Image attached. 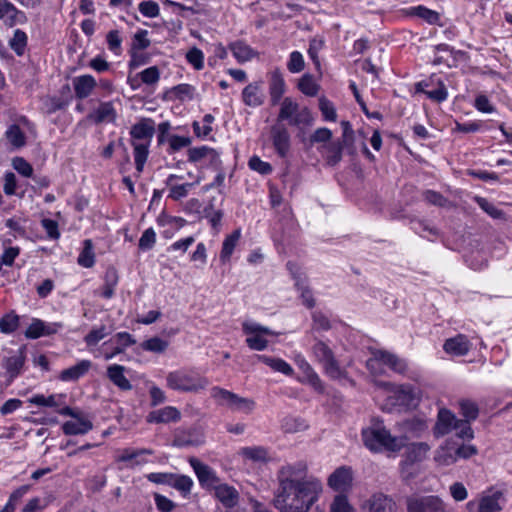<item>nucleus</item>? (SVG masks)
<instances>
[{"label":"nucleus","instance_id":"obj_9","mask_svg":"<svg viewBox=\"0 0 512 512\" xmlns=\"http://www.w3.org/2000/svg\"><path fill=\"white\" fill-rule=\"evenodd\" d=\"M189 464L193 468L199 484L203 489L211 491L219 484V477L209 465L201 462L195 457H191L189 459Z\"/></svg>","mask_w":512,"mask_h":512},{"label":"nucleus","instance_id":"obj_41","mask_svg":"<svg viewBox=\"0 0 512 512\" xmlns=\"http://www.w3.org/2000/svg\"><path fill=\"white\" fill-rule=\"evenodd\" d=\"M217 158H219L218 152L207 146L191 148L188 150V160H216Z\"/></svg>","mask_w":512,"mask_h":512},{"label":"nucleus","instance_id":"obj_35","mask_svg":"<svg viewBox=\"0 0 512 512\" xmlns=\"http://www.w3.org/2000/svg\"><path fill=\"white\" fill-rule=\"evenodd\" d=\"M423 199L430 205L440 208H451L453 207L452 202L443 196L440 192L434 190H425L422 192Z\"/></svg>","mask_w":512,"mask_h":512},{"label":"nucleus","instance_id":"obj_14","mask_svg":"<svg viewBox=\"0 0 512 512\" xmlns=\"http://www.w3.org/2000/svg\"><path fill=\"white\" fill-rule=\"evenodd\" d=\"M0 20L9 27L15 26L26 20L24 12L18 10L14 4L8 0H0Z\"/></svg>","mask_w":512,"mask_h":512},{"label":"nucleus","instance_id":"obj_12","mask_svg":"<svg viewBox=\"0 0 512 512\" xmlns=\"http://www.w3.org/2000/svg\"><path fill=\"white\" fill-rule=\"evenodd\" d=\"M352 483V471L350 467L337 468L328 478V485L335 491H346Z\"/></svg>","mask_w":512,"mask_h":512},{"label":"nucleus","instance_id":"obj_16","mask_svg":"<svg viewBox=\"0 0 512 512\" xmlns=\"http://www.w3.org/2000/svg\"><path fill=\"white\" fill-rule=\"evenodd\" d=\"M394 404L400 407L410 409L416 407L418 399L415 389L408 384L400 385L394 391Z\"/></svg>","mask_w":512,"mask_h":512},{"label":"nucleus","instance_id":"obj_10","mask_svg":"<svg viewBox=\"0 0 512 512\" xmlns=\"http://www.w3.org/2000/svg\"><path fill=\"white\" fill-rule=\"evenodd\" d=\"M455 415L448 409H440L437 416L436 424L433 428V433L435 437H443L449 434L458 424V421Z\"/></svg>","mask_w":512,"mask_h":512},{"label":"nucleus","instance_id":"obj_11","mask_svg":"<svg viewBox=\"0 0 512 512\" xmlns=\"http://www.w3.org/2000/svg\"><path fill=\"white\" fill-rule=\"evenodd\" d=\"M26 351L27 346L24 344L18 349L16 355L4 359L3 367L9 376V382H12L21 374L26 361Z\"/></svg>","mask_w":512,"mask_h":512},{"label":"nucleus","instance_id":"obj_48","mask_svg":"<svg viewBox=\"0 0 512 512\" xmlns=\"http://www.w3.org/2000/svg\"><path fill=\"white\" fill-rule=\"evenodd\" d=\"M109 331L105 325L93 328L84 337V342L88 347L96 346L102 339L109 335Z\"/></svg>","mask_w":512,"mask_h":512},{"label":"nucleus","instance_id":"obj_55","mask_svg":"<svg viewBox=\"0 0 512 512\" xmlns=\"http://www.w3.org/2000/svg\"><path fill=\"white\" fill-rule=\"evenodd\" d=\"M319 109L324 120L333 122L336 121L337 113L335 107L333 103L324 96L319 98Z\"/></svg>","mask_w":512,"mask_h":512},{"label":"nucleus","instance_id":"obj_6","mask_svg":"<svg viewBox=\"0 0 512 512\" xmlns=\"http://www.w3.org/2000/svg\"><path fill=\"white\" fill-rule=\"evenodd\" d=\"M210 396L215 400L217 405L226 407L231 411L248 414L255 407V402L252 399L241 397L219 386H214L210 389Z\"/></svg>","mask_w":512,"mask_h":512},{"label":"nucleus","instance_id":"obj_34","mask_svg":"<svg viewBox=\"0 0 512 512\" xmlns=\"http://www.w3.org/2000/svg\"><path fill=\"white\" fill-rule=\"evenodd\" d=\"M8 143L15 149L21 148L26 144V136L21 128L13 124L5 132Z\"/></svg>","mask_w":512,"mask_h":512},{"label":"nucleus","instance_id":"obj_59","mask_svg":"<svg viewBox=\"0 0 512 512\" xmlns=\"http://www.w3.org/2000/svg\"><path fill=\"white\" fill-rule=\"evenodd\" d=\"M171 92L180 101L192 100L195 88L190 84H179L172 88Z\"/></svg>","mask_w":512,"mask_h":512},{"label":"nucleus","instance_id":"obj_23","mask_svg":"<svg viewBox=\"0 0 512 512\" xmlns=\"http://www.w3.org/2000/svg\"><path fill=\"white\" fill-rule=\"evenodd\" d=\"M377 358L380 359L381 363L388 366L391 370L396 373L404 375L408 370L407 362L398 357L396 354L388 352L386 350H376Z\"/></svg>","mask_w":512,"mask_h":512},{"label":"nucleus","instance_id":"obj_2","mask_svg":"<svg viewBox=\"0 0 512 512\" xmlns=\"http://www.w3.org/2000/svg\"><path fill=\"white\" fill-rule=\"evenodd\" d=\"M342 127V140L331 142L332 131L328 128L321 127L316 129L307 140H303L304 144L308 147H312L316 144H320L322 147L328 149L332 154L330 160H341L342 153L345 150L348 156H354L356 154V148L353 143L355 141V133L349 121H341Z\"/></svg>","mask_w":512,"mask_h":512},{"label":"nucleus","instance_id":"obj_17","mask_svg":"<svg viewBox=\"0 0 512 512\" xmlns=\"http://www.w3.org/2000/svg\"><path fill=\"white\" fill-rule=\"evenodd\" d=\"M501 502H504V495L502 491H492L480 498L477 512H500L503 509Z\"/></svg>","mask_w":512,"mask_h":512},{"label":"nucleus","instance_id":"obj_32","mask_svg":"<svg viewBox=\"0 0 512 512\" xmlns=\"http://www.w3.org/2000/svg\"><path fill=\"white\" fill-rule=\"evenodd\" d=\"M118 273L113 267L108 268L104 276V284L102 286L101 296L105 299H110L114 296L115 287L118 284Z\"/></svg>","mask_w":512,"mask_h":512},{"label":"nucleus","instance_id":"obj_39","mask_svg":"<svg viewBox=\"0 0 512 512\" xmlns=\"http://www.w3.org/2000/svg\"><path fill=\"white\" fill-rule=\"evenodd\" d=\"M169 346V342L158 336L151 337L140 344L144 351H149L157 354L164 353Z\"/></svg>","mask_w":512,"mask_h":512},{"label":"nucleus","instance_id":"obj_56","mask_svg":"<svg viewBox=\"0 0 512 512\" xmlns=\"http://www.w3.org/2000/svg\"><path fill=\"white\" fill-rule=\"evenodd\" d=\"M154 451L148 448L141 449H124L122 454L118 456V462H130L132 460H136L141 455H152Z\"/></svg>","mask_w":512,"mask_h":512},{"label":"nucleus","instance_id":"obj_38","mask_svg":"<svg viewBox=\"0 0 512 512\" xmlns=\"http://www.w3.org/2000/svg\"><path fill=\"white\" fill-rule=\"evenodd\" d=\"M409 14L417 16L429 24H438L440 21V14L438 12L422 5L410 8Z\"/></svg>","mask_w":512,"mask_h":512},{"label":"nucleus","instance_id":"obj_18","mask_svg":"<svg viewBox=\"0 0 512 512\" xmlns=\"http://www.w3.org/2000/svg\"><path fill=\"white\" fill-rule=\"evenodd\" d=\"M155 133V122L151 118H142L131 128L133 141H151Z\"/></svg>","mask_w":512,"mask_h":512},{"label":"nucleus","instance_id":"obj_45","mask_svg":"<svg viewBox=\"0 0 512 512\" xmlns=\"http://www.w3.org/2000/svg\"><path fill=\"white\" fill-rule=\"evenodd\" d=\"M298 89L305 95L313 97L316 96L319 90V86L315 83L311 74H304L299 82Z\"/></svg>","mask_w":512,"mask_h":512},{"label":"nucleus","instance_id":"obj_50","mask_svg":"<svg viewBox=\"0 0 512 512\" xmlns=\"http://www.w3.org/2000/svg\"><path fill=\"white\" fill-rule=\"evenodd\" d=\"M435 461L445 466L454 464L457 461V456L455 454L454 448L449 447L448 445L445 447H441L436 452Z\"/></svg>","mask_w":512,"mask_h":512},{"label":"nucleus","instance_id":"obj_53","mask_svg":"<svg viewBox=\"0 0 512 512\" xmlns=\"http://www.w3.org/2000/svg\"><path fill=\"white\" fill-rule=\"evenodd\" d=\"M176 178L177 176L175 175H170L167 178V185H171L169 197L172 198L173 200H179L185 197L188 193V189L192 186L191 183L172 185L173 180Z\"/></svg>","mask_w":512,"mask_h":512},{"label":"nucleus","instance_id":"obj_51","mask_svg":"<svg viewBox=\"0 0 512 512\" xmlns=\"http://www.w3.org/2000/svg\"><path fill=\"white\" fill-rule=\"evenodd\" d=\"M311 318L314 331H329L332 328L329 318L322 311L312 312Z\"/></svg>","mask_w":512,"mask_h":512},{"label":"nucleus","instance_id":"obj_62","mask_svg":"<svg viewBox=\"0 0 512 512\" xmlns=\"http://www.w3.org/2000/svg\"><path fill=\"white\" fill-rule=\"evenodd\" d=\"M139 12L149 18L157 17L160 13L159 5L152 0L142 1L138 5Z\"/></svg>","mask_w":512,"mask_h":512},{"label":"nucleus","instance_id":"obj_13","mask_svg":"<svg viewBox=\"0 0 512 512\" xmlns=\"http://www.w3.org/2000/svg\"><path fill=\"white\" fill-rule=\"evenodd\" d=\"M471 342L464 334H457L455 337L445 340L443 349L447 354L453 356H464L471 349Z\"/></svg>","mask_w":512,"mask_h":512},{"label":"nucleus","instance_id":"obj_49","mask_svg":"<svg viewBox=\"0 0 512 512\" xmlns=\"http://www.w3.org/2000/svg\"><path fill=\"white\" fill-rule=\"evenodd\" d=\"M298 108L299 106L295 101L288 97L285 98L281 103L278 120H291L298 111Z\"/></svg>","mask_w":512,"mask_h":512},{"label":"nucleus","instance_id":"obj_28","mask_svg":"<svg viewBox=\"0 0 512 512\" xmlns=\"http://www.w3.org/2000/svg\"><path fill=\"white\" fill-rule=\"evenodd\" d=\"M95 123L113 122L116 119V111L112 102H102L98 108L90 115Z\"/></svg>","mask_w":512,"mask_h":512},{"label":"nucleus","instance_id":"obj_37","mask_svg":"<svg viewBox=\"0 0 512 512\" xmlns=\"http://www.w3.org/2000/svg\"><path fill=\"white\" fill-rule=\"evenodd\" d=\"M78 264L85 268H91L95 264L92 240H84L83 249L78 256Z\"/></svg>","mask_w":512,"mask_h":512},{"label":"nucleus","instance_id":"obj_63","mask_svg":"<svg viewBox=\"0 0 512 512\" xmlns=\"http://www.w3.org/2000/svg\"><path fill=\"white\" fill-rule=\"evenodd\" d=\"M156 242V233L153 228L146 229L139 239V249L143 251L151 250Z\"/></svg>","mask_w":512,"mask_h":512},{"label":"nucleus","instance_id":"obj_40","mask_svg":"<svg viewBox=\"0 0 512 512\" xmlns=\"http://www.w3.org/2000/svg\"><path fill=\"white\" fill-rule=\"evenodd\" d=\"M240 455L254 462H265L268 459V452L262 446L243 447Z\"/></svg>","mask_w":512,"mask_h":512},{"label":"nucleus","instance_id":"obj_36","mask_svg":"<svg viewBox=\"0 0 512 512\" xmlns=\"http://www.w3.org/2000/svg\"><path fill=\"white\" fill-rule=\"evenodd\" d=\"M474 200L479 205V207L491 218L499 220H504L506 218L505 212L497 208L493 203L488 201L486 198L481 196H475Z\"/></svg>","mask_w":512,"mask_h":512},{"label":"nucleus","instance_id":"obj_5","mask_svg":"<svg viewBox=\"0 0 512 512\" xmlns=\"http://www.w3.org/2000/svg\"><path fill=\"white\" fill-rule=\"evenodd\" d=\"M166 382L172 390L194 393L205 389L209 384L207 378L183 369L169 372L166 376Z\"/></svg>","mask_w":512,"mask_h":512},{"label":"nucleus","instance_id":"obj_64","mask_svg":"<svg viewBox=\"0 0 512 512\" xmlns=\"http://www.w3.org/2000/svg\"><path fill=\"white\" fill-rule=\"evenodd\" d=\"M186 59L196 70H201L204 67V54L196 47L187 52Z\"/></svg>","mask_w":512,"mask_h":512},{"label":"nucleus","instance_id":"obj_24","mask_svg":"<svg viewBox=\"0 0 512 512\" xmlns=\"http://www.w3.org/2000/svg\"><path fill=\"white\" fill-rule=\"evenodd\" d=\"M285 92V81L280 69H275L270 76L269 94L271 105H277Z\"/></svg>","mask_w":512,"mask_h":512},{"label":"nucleus","instance_id":"obj_52","mask_svg":"<svg viewBox=\"0 0 512 512\" xmlns=\"http://www.w3.org/2000/svg\"><path fill=\"white\" fill-rule=\"evenodd\" d=\"M324 47V40L322 38L314 37L309 41L308 55L314 63L317 70H320L321 64L319 59V52Z\"/></svg>","mask_w":512,"mask_h":512},{"label":"nucleus","instance_id":"obj_4","mask_svg":"<svg viewBox=\"0 0 512 512\" xmlns=\"http://www.w3.org/2000/svg\"><path fill=\"white\" fill-rule=\"evenodd\" d=\"M311 350L315 361L322 366L324 373L329 378L333 380L347 378V372L340 367L333 350L324 341L315 338Z\"/></svg>","mask_w":512,"mask_h":512},{"label":"nucleus","instance_id":"obj_26","mask_svg":"<svg viewBox=\"0 0 512 512\" xmlns=\"http://www.w3.org/2000/svg\"><path fill=\"white\" fill-rule=\"evenodd\" d=\"M273 145L278 156L285 158L290 149V136L286 128L274 127L272 129Z\"/></svg>","mask_w":512,"mask_h":512},{"label":"nucleus","instance_id":"obj_47","mask_svg":"<svg viewBox=\"0 0 512 512\" xmlns=\"http://www.w3.org/2000/svg\"><path fill=\"white\" fill-rule=\"evenodd\" d=\"M193 487V480L187 475L174 474L172 488L181 492L183 496L190 494Z\"/></svg>","mask_w":512,"mask_h":512},{"label":"nucleus","instance_id":"obj_7","mask_svg":"<svg viewBox=\"0 0 512 512\" xmlns=\"http://www.w3.org/2000/svg\"><path fill=\"white\" fill-rule=\"evenodd\" d=\"M134 344H136V339L132 334L128 332H118L103 343V357L107 361L111 360L117 355L124 353L128 347Z\"/></svg>","mask_w":512,"mask_h":512},{"label":"nucleus","instance_id":"obj_60","mask_svg":"<svg viewBox=\"0 0 512 512\" xmlns=\"http://www.w3.org/2000/svg\"><path fill=\"white\" fill-rule=\"evenodd\" d=\"M304 66L305 62L303 55L299 51L291 52L287 63V69L291 73H299L304 69Z\"/></svg>","mask_w":512,"mask_h":512},{"label":"nucleus","instance_id":"obj_57","mask_svg":"<svg viewBox=\"0 0 512 512\" xmlns=\"http://www.w3.org/2000/svg\"><path fill=\"white\" fill-rule=\"evenodd\" d=\"M168 142V152L174 153L183 148L188 147L191 144V139L185 136L171 135L166 140Z\"/></svg>","mask_w":512,"mask_h":512},{"label":"nucleus","instance_id":"obj_19","mask_svg":"<svg viewBox=\"0 0 512 512\" xmlns=\"http://www.w3.org/2000/svg\"><path fill=\"white\" fill-rule=\"evenodd\" d=\"M213 490L214 496L224 507L232 508L237 505L239 493L233 486L219 482Z\"/></svg>","mask_w":512,"mask_h":512},{"label":"nucleus","instance_id":"obj_31","mask_svg":"<svg viewBox=\"0 0 512 512\" xmlns=\"http://www.w3.org/2000/svg\"><path fill=\"white\" fill-rule=\"evenodd\" d=\"M243 102L248 106H260L264 96L260 93V86L257 83L247 85L242 91Z\"/></svg>","mask_w":512,"mask_h":512},{"label":"nucleus","instance_id":"obj_46","mask_svg":"<svg viewBox=\"0 0 512 512\" xmlns=\"http://www.w3.org/2000/svg\"><path fill=\"white\" fill-rule=\"evenodd\" d=\"M11 49L18 55L22 56L27 46V35L24 31L17 29L14 32L10 42Z\"/></svg>","mask_w":512,"mask_h":512},{"label":"nucleus","instance_id":"obj_29","mask_svg":"<svg viewBox=\"0 0 512 512\" xmlns=\"http://www.w3.org/2000/svg\"><path fill=\"white\" fill-rule=\"evenodd\" d=\"M260 362L269 366L276 372H281L286 376H291L294 372L292 366L281 358H275L267 355H257Z\"/></svg>","mask_w":512,"mask_h":512},{"label":"nucleus","instance_id":"obj_44","mask_svg":"<svg viewBox=\"0 0 512 512\" xmlns=\"http://www.w3.org/2000/svg\"><path fill=\"white\" fill-rule=\"evenodd\" d=\"M20 325V317L14 312L5 314L0 319V331L5 334L15 332Z\"/></svg>","mask_w":512,"mask_h":512},{"label":"nucleus","instance_id":"obj_20","mask_svg":"<svg viewBox=\"0 0 512 512\" xmlns=\"http://www.w3.org/2000/svg\"><path fill=\"white\" fill-rule=\"evenodd\" d=\"M125 371V366L112 364L107 367L106 376L121 391H130L132 389V384L125 376Z\"/></svg>","mask_w":512,"mask_h":512},{"label":"nucleus","instance_id":"obj_27","mask_svg":"<svg viewBox=\"0 0 512 512\" xmlns=\"http://www.w3.org/2000/svg\"><path fill=\"white\" fill-rule=\"evenodd\" d=\"M92 362L90 360H81L74 366L61 371L59 379L62 381H77L83 377L91 368Z\"/></svg>","mask_w":512,"mask_h":512},{"label":"nucleus","instance_id":"obj_1","mask_svg":"<svg viewBox=\"0 0 512 512\" xmlns=\"http://www.w3.org/2000/svg\"><path fill=\"white\" fill-rule=\"evenodd\" d=\"M304 463L286 465L278 471V488L273 505L280 512H308L322 492V483L314 477H306Z\"/></svg>","mask_w":512,"mask_h":512},{"label":"nucleus","instance_id":"obj_25","mask_svg":"<svg viewBox=\"0 0 512 512\" xmlns=\"http://www.w3.org/2000/svg\"><path fill=\"white\" fill-rule=\"evenodd\" d=\"M96 85V80L89 74L81 75L73 79V87L78 99L87 98L92 93Z\"/></svg>","mask_w":512,"mask_h":512},{"label":"nucleus","instance_id":"obj_33","mask_svg":"<svg viewBox=\"0 0 512 512\" xmlns=\"http://www.w3.org/2000/svg\"><path fill=\"white\" fill-rule=\"evenodd\" d=\"M241 236V232L239 229L234 230L230 235H228L222 244V249L220 252V260L225 263L230 260L231 255L236 247L237 242L239 241Z\"/></svg>","mask_w":512,"mask_h":512},{"label":"nucleus","instance_id":"obj_8","mask_svg":"<svg viewBox=\"0 0 512 512\" xmlns=\"http://www.w3.org/2000/svg\"><path fill=\"white\" fill-rule=\"evenodd\" d=\"M408 512H447L444 501L435 495L413 497L407 500Z\"/></svg>","mask_w":512,"mask_h":512},{"label":"nucleus","instance_id":"obj_30","mask_svg":"<svg viewBox=\"0 0 512 512\" xmlns=\"http://www.w3.org/2000/svg\"><path fill=\"white\" fill-rule=\"evenodd\" d=\"M229 49L239 63H244L254 57L253 49L241 40L230 43Z\"/></svg>","mask_w":512,"mask_h":512},{"label":"nucleus","instance_id":"obj_22","mask_svg":"<svg viewBox=\"0 0 512 512\" xmlns=\"http://www.w3.org/2000/svg\"><path fill=\"white\" fill-rule=\"evenodd\" d=\"M181 418L180 411L173 406H166L164 408L153 410L147 416L148 423H169L177 422Z\"/></svg>","mask_w":512,"mask_h":512},{"label":"nucleus","instance_id":"obj_42","mask_svg":"<svg viewBox=\"0 0 512 512\" xmlns=\"http://www.w3.org/2000/svg\"><path fill=\"white\" fill-rule=\"evenodd\" d=\"M295 287H296L297 291L300 293V298L302 300V304L308 309L314 308L316 305V300L313 296L312 290L310 289V287L307 284V280L306 281L298 280L295 283Z\"/></svg>","mask_w":512,"mask_h":512},{"label":"nucleus","instance_id":"obj_58","mask_svg":"<svg viewBox=\"0 0 512 512\" xmlns=\"http://www.w3.org/2000/svg\"><path fill=\"white\" fill-rule=\"evenodd\" d=\"M142 83L147 85H154L158 83L160 79V71L157 66H151L138 74Z\"/></svg>","mask_w":512,"mask_h":512},{"label":"nucleus","instance_id":"obj_43","mask_svg":"<svg viewBox=\"0 0 512 512\" xmlns=\"http://www.w3.org/2000/svg\"><path fill=\"white\" fill-rule=\"evenodd\" d=\"M460 414L463 416V420L474 421L479 415L478 405L468 399H462L459 401Z\"/></svg>","mask_w":512,"mask_h":512},{"label":"nucleus","instance_id":"obj_3","mask_svg":"<svg viewBox=\"0 0 512 512\" xmlns=\"http://www.w3.org/2000/svg\"><path fill=\"white\" fill-rule=\"evenodd\" d=\"M361 436L365 447L374 453L398 452L404 446L402 439L392 436L379 419H373L370 427L362 429Z\"/></svg>","mask_w":512,"mask_h":512},{"label":"nucleus","instance_id":"obj_15","mask_svg":"<svg viewBox=\"0 0 512 512\" xmlns=\"http://www.w3.org/2000/svg\"><path fill=\"white\" fill-rule=\"evenodd\" d=\"M369 512H397L396 502L383 493L373 494L367 501Z\"/></svg>","mask_w":512,"mask_h":512},{"label":"nucleus","instance_id":"obj_61","mask_svg":"<svg viewBox=\"0 0 512 512\" xmlns=\"http://www.w3.org/2000/svg\"><path fill=\"white\" fill-rule=\"evenodd\" d=\"M330 512H355L353 507L349 504L347 496L339 494L335 496L331 506Z\"/></svg>","mask_w":512,"mask_h":512},{"label":"nucleus","instance_id":"obj_21","mask_svg":"<svg viewBox=\"0 0 512 512\" xmlns=\"http://www.w3.org/2000/svg\"><path fill=\"white\" fill-rule=\"evenodd\" d=\"M74 421H66L62 425V431L65 435H85L93 429V423L88 418L83 417L81 413Z\"/></svg>","mask_w":512,"mask_h":512},{"label":"nucleus","instance_id":"obj_54","mask_svg":"<svg viewBox=\"0 0 512 512\" xmlns=\"http://www.w3.org/2000/svg\"><path fill=\"white\" fill-rule=\"evenodd\" d=\"M147 36V30H138L133 36L131 51H141L147 49L151 44Z\"/></svg>","mask_w":512,"mask_h":512}]
</instances>
